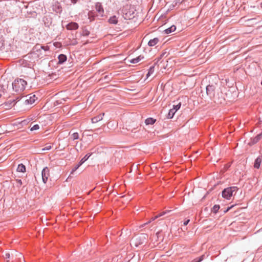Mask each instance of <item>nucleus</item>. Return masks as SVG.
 Wrapping results in <instances>:
<instances>
[{
    "label": "nucleus",
    "instance_id": "nucleus-1",
    "mask_svg": "<svg viewBox=\"0 0 262 262\" xmlns=\"http://www.w3.org/2000/svg\"><path fill=\"white\" fill-rule=\"evenodd\" d=\"M147 235L146 234H141L135 236L131 241L130 245L132 247H138L140 245L146 242Z\"/></svg>",
    "mask_w": 262,
    "mask_h": 262
},
{
    "label": "nucleus",
    "instance_id": "nucleus-2",
    "mask_svg": "<svg viewBox=\"0 0 262 262\" xmlns=\"http://www.w3.org/2000/svg\"><path fill=\"white\" fill-rule=\"evenodd\" d=\"M27 82L23 79H15L12 83L13 89L16 92L24 91Z\"/></svg>",
    "mask_w": 262,
    "mask_h": 262
},
{
    "label": "nucleus",
    "instance_id": "nucleus-3",
    "mask_svg": "<svg viewBox=\"0 0 262 262\" xmlns=\"http://www.w3.org/2000/svg\"><path fill=\"white\" fill-rule=\"evenodd\" d=\"M238 188L236 186H232L225 188L222 192V197L230 200L233 195V192H236Z\"/></svg>",
    "mask_w": 262,
    "mask_h": 262
},
{
    "label": "nucleus",
    "instance_id": "nucleus-4",
    "mask_svg": "<svg viewBox=\"0 0 262 262\" xmlns=\"http://www.w3.org/2000/svg\"><path fill=\"white\" fill-rule=\"evenodd\" d=\"M215 89L216 86L213 84H209L206 86V94L209 97V98H212L214 96Z\"/></svg>",
    "mask_w": 262,
    "mask_h": 262
},
{
    "label": "nucleus",
    "instance_id": "nucleus-5",
    "mask_svg": "<svg viewBox=\"0 0 262 262\" xmlns=\"http://www.w3.org/2000/svg\"><path fill=\"white\" fill-rule=\"evenodd\" d=\"M92 155V154H86L83 158L81 159L79 162L75 165L73 168L71 174H73L84 162H85Z\"/></svg>",
    "mask_w": 262,
    "mask_h": 262
},
{
    "label": "nucleus",
    "instance_id": "nucleus-6",
    "mask_svg": "<svg viewBox=\"0 0 262 262\" xmlns=\"http://www.w3.org/2000/svg\"><path fill=\"white\" fill-rule=\"evenodd\" d=\"M22 99L26 104H32L35 102L37 98L35 95H31V94H30L23 97Z\"/></svg>",
    "mask_w": 262,
    "mask_h": 262
},
{
    "label": "nucleus",
    "instance_id": "nucleus-7",
    "mask_svg": "<svg viewBox=\"0 0 262 262\" xmlns=\"http://www.w3.org/2000/svg\"><path fill=\"white\" fill-rule=\"evenodd\" d=\"M50 176V170L48 167H45L41 171L42 180L46 184Z\"/></svg>",
    "mask_w": 262,
    "mask_h": 262
},
{
    "label": "nucleus",
    "instance_id": "nucleus-8",
    "mask_svg": "<svg viewBox=\"0 0 262 262\" xmlns=\"http://www.w3.org/2000/svg\"><path fill=\"white\" fill-rule=\"evenodd\" d=\"M11 257L12 262H13L17 260H19L20 261L21 258L24 259V256H23L22 254L16 251L11 252Z\"/></svg>",
    "mask_w": 262,
    "mask_h": 262
},
{
    "label": "nucleus",
    "instance_id": "nucleus-9",
    "mask_svg": "<svg viewBox=\"0 0 262 262\" xmlns=\"http://www.w3.org/2000/svg\"><path fill=\"white\" fill-rule=\"evenodd\" d=\"M78 25L77 23H75V22H71V23H69L67 26H66V28L68 30H76L78 28Z\"/></svg>",
    "mask_w": 262,
    "mask_h": 262
},
{
    "label": "nucleus",
    "instance_id": "nucleus-10",
    "mask_svg": "<svg viewBox=\"0 0 262 262\" xmlns=\"http://www.w3.org/2000/svg\"><path fill=\"white\" fill-rule=\"evenodd\" d=\"M104 113H102V114H101L97 116H95L93 118H92V122L93 123H97L100 121H101V120H102L103 119V117L104 116Z\"/></svg>",
    "mask_w": 262,
    "mask_h": 262
},
{
    "label": "nucleus",
    "instance_id": "nucleus-11",
    "mask_svg": "<svg viewBox=\"0 0 262 262\" xmlns=\"http://www.w3.org/2000/svg\"><path fill=\"white\" fill-rule=\"evenodd\" d=\"M261 161L262 156H258L255 160L254 164V168L256 169L259 168Z\"/></svg>",
    "mask_w": 262,
    "mask_h": 262
},
{
    "label": "nucleus",
    "instance_id": "nucleus-12",
    "mask_svg": "<svg viewBox=\"0 0 262 262\" xmlns=\"http://www.w3.org/2000/svg\"><path fill=\"white\" fill-rule=\"evenodd\" d=\"M261 138H262V132L260 134L257 135L255 138L252 139L251 140V143H250V144L253 145V144L256 143Z\"/></svg>",
    "mask_w": 262,
    "mask_h": 262
},
{
    "label": "nucleus",
    "instance_id": "nucleus-13",
    "mask_svg": "<svg viewBox=\"0 0 262 262\" xmlns=\"http://www.w3.org/2000/svg\"><path fill=\"white\" fill-rule=\"evenodd\" d=\"M58 64H62L67 60V57L66 55L61 54L58 56Z\"/></svg>",
    "mask_w": 262,
    "mask_h": 262
},
{
    "label": "nucleus",
    "instance_id": "nucleus-14",
    "mask_svg": "<svg viewBox=\"0 0 262 262\" xmlns=\"http://www.w3.org/2000/svg\"><path fill=\"white\" fill-rule=\"evenodd\" d=\"M96 9L97 11L101 15H103V13L104 12V10L102 6L100 3H97L96 5Z\"/></svg>",
    "mask_w": 262,
    "mask_h": 262
},
{
    "label": "nucleus",
    "instance_id": "nucleus-15",
    "mask_svg": "<svg viewBox=\"0 0 262 262\" xmlns=\"http://www.w3.org/2000/svg\"><path fill=\"white\" fill-rule=\"evenodd\" d=\"M118 21V18L115 15L111 16L108 20V22L110 24L113 25H116Z\"/></svg>",
    "mask_w": 262,
    "mask_h": 262
},
{
    "label": "nucleus",
    "instance_id": "nucleus-16",
    "mask_svg": "<svg viewBox=\"0 0 262 262\" xmlns=\"http://www.w3.org/2000/svg\"><path fill=\"white\" fill-rule=\"evenodd\" d=\"M159 38L157 37H156V38H154V39H150V40H149V41L148 42V45L150 47H153V46H155L156 44H157L158 42H159Z\"/></svg>",
    "mask_w": 262,
    "mask_h": 262
},
{
    "label": "nucleus",
    "instance_id": "nucleus-17",
    "mask_svg": "<svg viewBox=\"0 0 262 262\" xmlns=\"http://www.w3.org/2000/svg\"><path fill=\"white\" fill-rule=\"evenodd\" d=\"M176 30V27L174 25H172L171 27L167 28L164 30V32L166 34H169L171 33Z\"/></svg>",
    "mask_w": 262,
    "mask_h": 262
},
{
    "label": "nucleus",
    "instance_id": "nucleus-18",
    "mask_svg": "<svg viewBox=\"0 0 262 262\" xmlns=\"http://www.w3.org/2000/svg\"><path fill=\"white\" fill-rule=\"evenodd\" d=\"M144 57L140 55L138 57L133 58L130 60V63H137L139 62L141 59H143Z\"/></svg>",
    "mask_w": 262,
    "mask_h": 262
},
{
    "label": "nucleus",
    "instance_id": "nucleus-19",
    "mask_svg": "<svg viewBox=\"0 0 262 262\" xmlns=\"http://www.w3.org/2000/svg\"><path fill=\"white\" fill-rule=\"evenodd\" d=\"M17 171L18 172H24L26 171V167L23 164H20L18 165L17 168Z\"/></svg>",
    "mask_w": 262,
    "mask_h": 262
},
{
    "label": "nucleus",
    "instance_id": "nucleus-20",
    "mask_svg": "<svg viewBox=\"0 0 262 262\" xmlns=\"http://www.w3.org/2000/svg\"><path fill=\"white\" fill-rule=\"evenodd\" d=\"M156 120L152 118H148L145 121V123L146 125L153 124L156 122Z\"/></svg>",
    "mask_w": 262,
    "mask_h": 262
},
{
    "label": "nucleus",
    "instance_id": "nucleus-21",
    "mask_svg": "<svg viewBox=\"0 0 262 262\" xmlns=\"http://www.w3.org/2000/svg\"><path fill=\"white\" fill-rule=\"evenodd\" d=\"M90 31L87 29V28L85 27L82 29V35L84 36H88L90 35Z\"/></svg>",
    "mask_w": 262,
    "mask_h": 262
},
{
    "label": "nucleus",
    "instance_id": "nucleus-22",
    "mask_svg": "<svg viewBox=\"0 0 262 262\" xmlns=\"http://www.w3.org/2000/svg\"><path fill=\"white\" fill-rule=\"evenodd\" d=\"M171 211L170 210H167V211H163L162 212L159 213V214H158L157 215H156L155 216H154L153 217V219L154 220H156L157 219H158V217H161V216H162L163 215H164L165 214H166L168 212H170Z\"/></svg>",
    "mask_w": 262,
    "mask_h": 262
},
{
    "label": "nucleus",
    "instance_id": "nucleus-23",
    "mask_svg": "<svg viewBox=\"0 0 262 262\" xmlns=\"http://www.w3.org/2000/svg\"><path fill=\"white\" fill-rule=\"evenodd\" d=\"M41 48H42V46L37 44L33 47V52H39L41 50Z\"/></svg>",
    "mask_w": 262,
    "mask_h": 262
},
{
    "label": "nucleus",
    "instance_id": "nucleus-24",
    "mask_svg": "<svg viewBox=\"0 0 262 262\" xmlns=\"http://www.w3.org/2000/svg\"><path fill=\"white\" fill-rule=\"evenodd\" d=\"M175 113H176V111L173 110L172 108L170 109L169 111V112L168 113L167 118H172L173 117Z\"/></svg>",
    "mask_w": 262,
    "mask_h": 262
},
{
    "label": "nucleus",
    "instance_id": "nucleus-25",
    "mask_svg": "<svg viewBox=\"0 0 262 262\" xmlns=\"http://www.w3.org/2000/svg\"><path fill=\"white\" fill-rule=\"evenodd\" d=\"M70 138L73 140H77L79 139V134L78 133L76 132V133H73L71 136H70Z\"/></svg>",
    "mask_w": 262,
    "mask_h": 262
},
{
    "label": "nucleus",
    "instance_id": "nucleus-26",
    "mask_svg": "<svg viewBox=\"0 0 262 262\" xmlns=\"http://www.w3.org/2000/svg\"><path fill=\"white\" fill-rule=\"evenodd\" d=\"M220 207L219 205H214L212 207L211 211L214 213H216L219 210Z\"/></svg>",
    "mask_w": 262,
    "mask_h": 262
},
{
    "label": "nucleus",
    "instance_id": "nucleus-27",
    "mask_svg": "<svg viewBox=\"0 0 262 262\" xmlns=\"http://www.w3.org/2000/svg\"><path fill=\"white\" fill-rule=\"evenodd\" d=\"M181 106V103H179V104H177V105H173V108H172V109H173V110L176 111V112L178 110H179V109H180V108Z\"/></svg>",
    "mask_w": 262,
    "mask_h": 262
},
{
    "label": "nucleus",
    "instance_id": "nucleus-28",
    "mask_svg": "<svg viewBox=\"0 0 262 262\" xmlns=\"http://www.w3.org/2000/svg\"><path fill=\"white\" fill-rule=\"evenodd\" d=\"M3 256L5 259H11V254H10L9 253H5Z\"/></svg>",
    "mask_w": 262,
    "mask_h": 262
},
{
    "label": "nucleus",
    "instance_id": "nucleus-29",
    "mask_svg": "<svg viewBox=\"0 0 262 262\" xmlns=\"http://www.w3.org/2000/svg\"><path fill=\"white\" fill-rule=\"evenodd\" d=\"M39 128V126L38 124L34 125L30 129L31 131L37 130Z\"/></svg>",
    "mask_w": 262,
    "mask_h": 262
},
{
    "label": "nucleus",
    "instance_id": "nucleus-30",
    "mask_svg": "<svg viewBox=\"0 0 262 262\" xmlns=\"http://www.w3.org/2000/svg\"><path fill=\"white\" fill-rule=\"evenodd\" d=\"M204 255L200 256V257L195 259L194 262H201L203 259Z\"/></svg>",
    "mask_w": 262,
    "mask_h": 262
},
{
    "label": "nucleus",
    "instance_id": "nucleus-31",
    "mask_svg": "<svg viewBox=\"0 0 262 262\" xmlns=\"http://www.w3.org/2000/svg\"><path fill=\"white\" fill-rule=\"evenodd\" d=\"M204 255L200 256V257L195 259L194 262H201L203 259Z\"/></svg>",
    "mask_w": 262,
    "mask_h": 262
},
{
    "label": "nucleus",
    "instance_id": "nucleus-32",
    "mask_svg": "<svg viewBox=\"0 0 262 262\" xmlns=\"http://www.w3.org/2000/svg\"><path fill=\"white\" fill-rule=\"evenodd\" d=\"M154 69H155V66H151L149 68V69L148 70V72H149V73L152 74L154 72Z\"/></svg>",
    "mask_w": 262,
    "mask_h": 262
},
{
    "label": "nucleus",
    "instance_id": "nucleus-33",
    "mask_svg": "<svg viewBox=\"0 0 262 262\" xmlns=\"http://www.w3.org/2000/svg\"><path fill=\"white\" fill-rule=\"evenodd\" d=\"M4 48V41L2 39H0V50Z\"/></svg>",
    "mask_w": 262,
    "mask_h": 262
},
{
    "label": "nucleus",
    "instance_id": "nucleus-34",
    "mask_svg": "<svg viewBox=\"0 0 262 262\" xmlns=\"http://www.w3.org/2000/svg\"><path fill=\"white\" fill-rule=\"evenodd\" d=\"M41 50H43L45 51H48L49 50V47L48 46H42Z\"/></svg>",
    "mask_w": 262,
    "mask_h": 262
},
{
    "label": "nucleus",
    "instance_id": "nucleus-35",
    "mask_svg": "<svg viewBox=\"0 0 262 262\" xmlns=\"http://www.w3.org/2000/svg\"><path fill=\"white\" fill-rule=\"evenodd\" d=\"M234 206L232 205L230 207H228L226 210H224V213L227 212L231 208H232Z\"/></svg>",
    "mask_w": 262,
    "mask_h": 262
},
{
    "label": "nucleus",
    "instance_id": "nucleus-36",
    "mask_svg": "<svg viewBox=\"0 0 262 262\" xmlns=\"http://www.w3.org/2000/svg\"><path fill=\"white\" fill-rule=\"evenodd\" d=\"M51 148V146H48L44 148H43L42 150L43 151H45V150H49Z\"/></svg>",
    "mask_w": 262,
    "mask_h": 262
},
{
    "label": "nucleus",
    "instance_id": "nucleus-37",
    "mask_svg": "<svg viewBox=\"0 0 262 262\" xmlns=\"http://www.w3.org/2000/svg\"><path fill=\"white\" fill-rule=\"evenodd\" d=\"M104 79L106 80H110L111 78L109 75H106L104 77Z\"/></svg>",
    "mask_w": 262,
    "mask_h": 262
},
{
    "label": "nucleus",
    "instance_id": "nucleus-38",
    "mask_svg": "<svg viewBox=\"0 0 262 262\" xmlns=\"http://www.w3.org/2000/svg\"><path fill=\"white\" fill-rule=\"evenodd\" d=\"M189 222H190V220H189V219H188V220H186V221L184 222V223H183L184 225V226H186V225L189 223Z\"/></svg>",
    "mask_w": 262,
    "mask_h": 262
},
{
    "label": "nucleus",
    "instance_id": "nucleus-39",
    "mask_svg": "<svg viewBox=\"0 0 262 262\" xmlns=\"http://www.w3.org/2000/svg\"><path fill=\"white\" fill-rule=\"evenodd\" d=\"M77 43V41L75 39H74V40L72 41V42L71 44L72 45H76Z\"/></svg>",
    "mask_w": 262,
    "mask_h": 262
},
{
    "label": "nucleus",
    "instance_id": "nucleus-40",
    "mask_svg": "<svg viewBox=\"0 0 262 262\" xmlns=\"http://www.w3.org/2000/svg\"><path fill=\"white\" fill-rule=\"evenodd\" d=\"M151 74H152L149 73V72H148L147 74H146V77L148 78Z\"/></svg>",
    "mask_w": 262,
    "mask_h": 262
},
{
    "label": "nucleus",
    "instance_id": "nucleus-41",
    "mask_svg": "<svg viewBox=\"0 0 262 262\" xmlns=\"http://www.w3.org/2000/svg\"><path fill=\"white\" fill-rule=\"evenodd\" d=\"M151 74H152L149 73V72H148L147 74H146V77L148 78Z\"/></svg>",
    "mask_w": 262,
    "mask_h": 262
},
{
    "label": "nucleus",
    "instance_id": "nucleus-42",
    "mask_svg": "<svg viewBox=\"0 0 262 262\" xmlns=\"http://www.w3.org/2000/svg\"><path fill=\"white\" fill-rule=\"evenodd\" d=\"M71 2L73 4H75L77 2V0H71Z\"/></svg>",
    "mask_w": 262,
    "mask_h": 262
},
{
    "label": "nucleus",
    "instance_id": "nucleus-43",
    "mask_svg": "<svg viewBox=\"0 0 262 262\" xmlns=\"http://www.w3.org/2000/svg\"><path fill=\"white\" fill-rule=\"evenodd\" d=\"M100 130V128H97L96 129H95V132H96V133H98V131H99Z\"/></svg>",
    "mask_w": 262,
    "mask_h": 262
},
{
    "label": "nucleus",
    "instance_id": "nucleus-44",
    "mask_svg": "<svg viewBox=\"0 0 262 262\" xmlns=\"http://www.w3.org/2000/svg\"><path fill=\"white\" fill-rule=\"evenodd\" d=\"M154 220H154V219H153V217H152V218L151 219L150 221L149 222H149H150L151 221H154ZM148 224V222H147V223H146V224H145V225H146V224Z\"/></svg>",
    "mask_w": 262,
    "mask_h": 262
},
{
    "label": "nucleus",
    "instance_id": "nucleus-45",
    "mask_svg": "<svg viewBox=\"0 0 262 262\" xmlns=\"http://www.w3.org/2000/svg\"><path fill=\"white\" fill-rule=\"evenodd\" d=\"M166 54V52H165V53H163V54L161 55V57H163V56H164V55H165V54Z\"/></svg>",
    "mask_w": 262,
    "mask_h": 262
},
{
    "label": "nucleus",
    "instance_id": "nucleus-46",
    "mask_svg": "<svg viewBox=\"0 0 262 262\" xmlns=\"http://www.w3.org/2000/svg\"><path fill=\"white\" fill-rule=\"evenodd\" d=\"M57 9H60V6L59 5L57 6Z\"/></svg>",
    "mask_w": 262,
    "mask_h": 262
},
{
    "label": "nucleus",
    "instance_id": "nucleus-47",
    "mask_svg": "<svg viewBox=\"0 0 262 262\" xmlns=\"http://www.w3.org/2000/svg\"><path fill=\"white\" fill-rule=\"evenodd\" d=\"M57 9H60V6L59 5L57 6Z\"/></svg>",
    "mask_w": 262,
    "mask_h": 262
},
{
    "label": "nucleus",
    "instance_id": "nucleus-48",
    "mask_svg": "<svg viewBox=\"0 0 262 262\" xmlns=\"http://www.w3.org/2000/svg\"><path fill=\"white\" fill-rule=\"evenodd\" d=\"M14 101H15V100H13V101H12V103H13Z\"/></svg>",
    "mask_w": 262,
    "mask_h": 262
},
{
    "label": "nucleus",
    "instance_id": "nucleus-49",
    "mask_svg": "<svg viewBox=\"0 0 262 262\" xmlns=\"http://www.w3.org/2000/svg\"><path fill=\"white\" fill-rule=\"evenodd\" d=\"M13 105H14V103H13V104H12L11 106H13Z\"/></svg>",
    "mask_w": 262,
    "mask_h": 262
},
{
    "label": "nucleus",
    "instance_id": "nucleus-50",
    "mask_svg": "<svg viewBox=\"0 0 262 262\" xmlns=\"http://www.w3.org/2000/svg\"><path fill=\"white\" fill-rule=\"evenodd\" d=\"M21 182V180H19V183H20Z\"/></svg>",
    "mask_w": 262,
    "mask_h": 262
},
{
    "label": "nucleus",
    "instance_id": "nucleus-51",
    "mask_svg": "<svg viewBox=\"0 0 262 262\" xmlns=\"http://www.w3.org/2000/svg\"><path fill=\"white\" fill-rule=\"evenodd\" d=\"M21 182V180H19V183H20Z\"/></svg>",
    "mask_w": 262,
    "mask_h": 262
},
{
    "label": "nucleus",
    "instance_id": "nucleus-52",
    "mask_svg": "<svg viewBox=\"0 0 262 262\" xmlns=\"http://www.w3.org/2000/svg\"><path fill=\"white\" fill-rule=\"evenodd\" d=\"M9 260H7L6 262H9Z\"/></svg>",
    "mask_w": 262,
    "mask_h": 262
}]
</instances>
